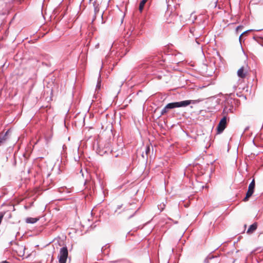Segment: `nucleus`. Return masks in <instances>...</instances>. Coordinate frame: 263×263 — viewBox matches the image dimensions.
<instances>
[{
	"label": "nucleus",
	"instance_id": "nucleus-5",
	"mask_svg": "<svg viewBox=\"0 0 263 263\" xmlns=\"http://www.w3.org/2000/svg\"><path fill=\"white\" fill-rule=\"evenodd\" d=\"M227 125V118L226 116L223 117L221 120L220 121L217 127V133L220 134L221 133L225 128L226 127Z\"/></svg>",
	"mask_w": 263,
	"mask_h": 263
},
{
	"label": "nucleus",
	"instance_id": "nucleus-10",
	"mask_svg": "<svg viewBox=\"0 0 263 263\" xmlns=\"http://www.w3.org/2000/svg\"><path fill=\"white\" fill-rule=\"evenodd\" d=\"M147 1L148 0H142V1L140 2L139 7V9L140 12L142 11L144 6L145 3L147 2Z\"/></svg>",
	"mask_w": 263,
	"mask_h": 263
},
{
	"label": "nucleus",
	"instance_id": "nucleus-4",
	"mask_svg": "<svg viewBox=\"0 0 263 263\" xmlns=\"http://www.w3.org/2000/svg\"><path fill=\"white\" fill-rule=\"evenodd\" d=\"M255 188V180L253 179L252 182L250 183L248 187V191L246 194L245 198L243 199L244 201L248 200L249 198L252 195L254 190Z\"/></svg>",
	"mask_w": 263,
	"mask_h": 263
},
{
	"label": "nucleus",
	"instance_id": "nucleus-16",
	"mask_svg": "<svg viewBox=\"0 0 263 263\" xmlns=\"http://www.w3.org/2000/svg\"><path fill=\"white\" fill-rule=\"evenodd\" d=\"M100 86H101L100 82H98L97 85V87L98 88H100Z\"/></svg>",
	"mask_w": 263,
	"mask_h": 263
},
{
	"label": "nucleus",
	"instance_id": "nucleus-1",
	"mask_svg": "<svg viewBox=\"0 0 263 263\" xmlns=\"http://www.w3.org/2000/svg\"><path fill=\"white\" fill-rule=\"evenodd\" d=\"M137 210L135 204H128L124 207L123 215L127 218H130L135 214Z\"/></svg>",
	"mask_w": 263,
	"mask_h": 263
},
{
	"label": "nucleus",
	"instance_id": "nucleus-18",
	"mask_svg": "<svg viewBox=\"0 0 263 263\" xmlns=\"http://www.w3.org/2000/svg\"><path fill=\"white\" fill-rule=\"evenodd\" d=\"M240 27H237V29L238 30L239 28Z\"/></svg>",
	"mask_w": 263,
	"mask_h": 263
},
{
	"label": "nucleus",
	"instance_id": "nucleus-6",
	"mask_svg": "<svg viewBox=\"0 0 263 263\" xmlns=\"http://www.w3.org/2000/svg\"><path fill=\"white\" fill-rule=\"evenodd\" d=\"M248 73V70L246 67L242 66L237 71V76L240 78L243 79L246 78Z\"/></svg>",
	"mask_w": 263,
	"mask_h": 263
},
{
	"label": "nucleus",
	"instance_id": "nucleus-15",
	"mask_svg": "<svg viewBox=\"0 0 263 263\" xmlns=\"http://www.w3.org/2000/svg\"><path fill=\"white\" fill-rule=\"evenodd\" d=\"M123 206V205H118L116 210L115 211V212H117L119 209H120Z\"/></svg>",
	"mask_w": 263,
	"mask_h": 263
},
{
	"label": "nucleus",
	"instance_id": "nucleus-3",
	"mask_svg": "<svg viewBox=\"0 0 263 263\" xmlns=\"http://www.w3.org/2000/svg\"><path fill=\"white\" fill-rule=\"evenodd\" d=\"M68 254V250L66 247H63L60 249L58 256L59 263H66Z\"/></svg>",
	"mask_w": 263,
	"mask_h": 263
},
{
	"label": "nucleus",
	"instance_id": "nucleus-14",
	"mask_svg": "<svg viewBox=\"0 0 263 263\" xmlns=\"http://www.w3.org/2000/svg\"><path fill=\"white\" fill-rule=\"evenodd\" d=\"M149 151H150L149 146H147L146 147V155H148V154L149 153Z\"/></svg>",
	"mask_w": 263,
	"mask_h": 263
},
{
	"label": "nucleus",
	"instance_id": "nucleus-12",
	"mask_svg": "<svg viewBox=\"0 0 263 263\" xmlns=\"http://www.w3.org/2000/svg\"><path fill=\"white\" fill-rule=\"evenodd\" d=\"M24 250H25V248L22 246L21 247H19L18 248V250H17L16 251L17 252H19L20 253V255H21V254L22 253V255L24 254Z\"/></svg>",
	"mask_w": 263,
	"mask_h": 263
},
{
	"label": "nucleus",
	"instance_id": "nucleus-2",
	"mask_svg": "<svg viewBox=\"0 0 263 263\" xmlns=\"http://www.w3.org/2000/svg\"><path fill=\"white\" fill-rule=\"evenodd\" d=\"M196 101L195 100H185L180 102L170 103L166 105V108H167L168 109H169L177 107H186L192 103H194Z\"/></svg>",
	"mask_w": 263,
	"mask_h": 263
},
{
	"label": "nucleus",
	"instance_id": "nucleus-11",
	"mask_svg": "<svg viewBox=\"0 0 263 263\" xmlns=\"http://www.w3.org/2000/svg\"><path fill=\"white\" fill-rule=\"evenodd\" d=\"M233 106H231L229 108L225 107L223 109V113L228 114L229 112H232L233 110Z\"/></svg>",
	"mask_w": 263,
	"mask_h": 263
},
{
	"label": "nucleus",
	"instance_id": "nucleus-8",
	"mask_svg": "<svg viewBox=\"0 0 263 263\" xmlns=\"http://www.w3.org/2000/svg\"><path fill=\"white\" fill-rule=\"evenodd\" d=\"M39 220V218L28 217L26 219L25 221L27 223H34Z\"/></svg>",
	"mask_w": 263,
	"mask_h": 263
},
{
	"label": "nucleus",
	"instance_id": "nucleus-13",
	"mask_svg": "<svg viewBox=\"0 0 263 263\" xmlns=\"http://www.w3.org/2000/svg\"><path fill=\"white\" fill-rule=\"evenodd\" d=\"M168 111V108H166V106L161 111V115H164Z\"/></svg>",
	"mask_w": 263,
	"mask_h": 263
},
{
	"label": "nucleus",
	"instance_id": "nucleus-9",
	"mask_svg": "<svg viewBox=\"0 0 263 263\" xmlns=\"http://www.w3.org/2000/svg\"><path fill=\"white\" fill-rule=\"evenodd\" d=\"M8 134V131H7L4 136H0V145L7 140Z\"/></svg>",
	"mask_w": 263,
	"mask_h": 263
},
{
	"label": "nucleus",
	"instance_id": "nucleus-17",
	"mask_svg": "<svg viewBox=\"0 0 263 263\" xmlns=\"http://www.w3.org/2000/svg\"><path fill=\"white\" fill-rule=\"evenodd\" d=\"M0 263H9V262L7 261H3L1 262Z\"/></svg>",
	"mask_w": 263,
	"mask_h": 263
},
{
	"label": "nucleus",
	"instance_id": "nucleus-7",
	"mask_svg": "<svg viewBox=\"0 0 263 263\" xmlns=\"http://www.w3.org/2000/svg\"><path fill=\"white\" fill-rule=\"evenodd\" d=\"M257 227V224L256 223H254L252 225L250 226L248 230H247V233H252L254 231L256 230Z\"/></svg>",
	"mask_w": 263,
	"mask_h": 263
}]
</instances>
